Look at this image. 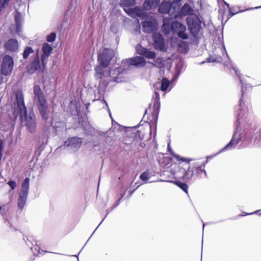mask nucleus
Instances as JSON below:
<instances>
[{
  "instance_id": "obj_1",
  "label": "nucleus",
  "mask_w": 261,
  "mask_h": 261,
  "mask_svg": "<svg viewBox=\"0 0 261 261\" xmlns=\"http://www.w3.org/2000/svg\"><path fill=\"white\" fill-rule=\"evenodd\" d=\"M168 149L170 151L171 154L177 160L185 162L184 164H179L176 167L174 171L171 169V172L172 173L174 178L182 179L188 182L195 180L199 172L204 171L205 173V171L202 166L196 168L191 167L189 163L191 160L182 158L174 153L169 147V145L168 146Z\"/></svg>"
},
{
  "instance_id": "obj_2",
  "label": "nucleus",
  "mask_w": 261,
  "mask_h": 261,
  "mask_svg": "<svg viewBox=\"0 0 261 261\" xmlns=\"http://www.w3.org/2000/svg\"><path fill=\"white\" fill-rule=\"evenodd\" d=\"M240 112L238 115L237 123L238 125L236 131L234 132L230 141L219 152H221L225 150H231L234 149L237 145L242 141L244 136L243 131L240 128V125L244 123V118L246 119L249 113V109L244 106L242 103V99L240 100Z\"/></svg>"
},
{
  "instance_id": "obj_3",
  "label": "nucleus",
  "mask_w": 261,
  "mask_h": 261,
  "mask_svg": "<svg viewBox=\"0 0 261 261\" xmlns=\"http://www.w3.org/2000/svg\"><path fill=\"white\" fill-rule=\"evenodd\" d=\"M95 77L99 80V84L106 85L110 81L111 72L109 68L97 65L95 67Z\"/></svg>"
},
{
  "instance_id": "obj_4",
  "label": "nucleus",
  "mask_w": 261,
  "mask_h": 261,
  "mask_svg": "<svg viewBox=\"0 0 261 261\" xmlns=\"http://www.w3.org/2000/svg\"><path fill=\"white\" fill-rule=\"evenodd\" d=\"M47 62L39 59L38 53L35 55L30 63L28 65L27 72L30 74L34 73L36 71H43L47 65Z\"/></svg>"
},
{
  "instance_id": "obj_5",
  "label": "nucleus",
  "mask_w": 261,
  "mask_h": 261,
  "mask_svg": "<svg viewBox=\"0 0 261 261\" xmlns=\"http://www.w3.org/2000/svg\"><path fill=\"white\" fill-rule=\"evenodd\" d=\"M179 10V5L177 2L171 3L169 2L163 1L159 6L158 11L160 13L167 14L174 17V13Z\"/></svg>"
},
{
  "instance_id": "obj_6",
  "label": "nucleus",
  "mask_w": 261,
  "mask_h": 261,
  "mask_svg": "<svg viewBox=\"0 0 261 261\" xmlns=\"http://www.w3.org/2000/svg\"><path fill=\"white\" fill-rule=\"evenodd\" d=\"M20 116L22 120H23V117H24L25 125L28 130L31 133L35 132L37 123L34 113L33 111H30L29 113H27L26 111L25 113H20Z\"/></svg>"
},
{
  "instance_id": "obj_7",
  "label": "nucleus",
  "mask_w": 261,
  "mask_h": 261,
  "mask_svg": "<svg viewBox=\"0 0 261 261\" xmlns=\"http://www.w3.org/2000/svg\"><path fill=\"white\" fill-rule=\"evenodd\" d=\"M113 57V50L105 48L100 52L97 58L98 65L108 67Z\"/></svg>"
},
{
  "instance_id": "obj_8",
  "label": "nucleus",
  "mask_w": 261,
  "mask_h": 261,
  "mask_svg": "<svg viewBox=\"0 0 261 261\" xmlns=\"http://www.w3.org/2000/svg\"><path fill=\"white\" fill-rule=\"evenodd\" d=\"M14 67V60L10 55H6L4 56L2 61L1 72L4 75L11 74Z\"/></svg>"
},
{
  "instance_id": "obj_9",
  "label": "nucleus",
  "mask_w": 261,
  "mask_h": 261,
  "mask_svg": "<svg viewBox=\"0 0 261 261\" xmlns=\"http://www.w3.org/2000/svg\"><path fill=\"white\" fill-rule=\"evenodd\" d=\"M186 27L185 25L177 21H173L171 23V31L173 34L183 40L188 38V35L186 32Z\"/></svg>"
},
{
  "instance_id": "obj_10",
  "label": "nucleus",
  "mask_w": 261,
  "mask_h": 261,
  "mask_svg": "<svg viewBox=\"0 0 261 261\" xmlns=\"http://www.w3.org/2000/svg\"><path fill=\"white\" fill-rule=\"evenodd\" d=\"M187 23L191 33L193 35H196L200 28L201 23L199 18L195 15L189 16L187 18Z\"/></svg>"
},
{
  "instance_id": "obj_11",
  "label": "nucleus",
  "mask_w": 261,
  "mask_h": 261,
  "mask_svg": "<svg viewBox=\"0 0 261 261\" xmlns=\"http://www.w3.org/2000/svg\"><path fill=\"white\" fill-rule=\"evenodd\" d=\"M122 141L126 145L130 144L134 146H140L141 148H144L146 144L142 141V139L140 137V132L137 131L134 137H127L126 139H122Z\"/></svg>"
},
{
  "instance_id": "obj_12",
  "label": "nucleus",
  "mask_w": 261,
  "mask_h": 261,
  "mask_svg": "<svg viewBox=\"0 0 261 261\" xmlns=\"http://www.w3.org/2000/svg\"><path fill=\"white\" fill-rule=\"evenodd\" d=\"M126 62H127V64H129V65H134L138 67H143L146 63L145 59L143 57L140 56H136L134 58L126 59V62H122L121 66L124 67V64H126Z\"/></svg>"
},
{
  "instance_id": "obj_13",
  "label": "nucleus",
  "mask_w": 261,
  "mask_h": 261,
  "mask_svg": "<svg viewBox=\"0 0 261 261\" xmlns=\"http://www.w3.org/2000/svg\"><path fill=\"white\" fill-rule=\"evenodd\" d=\"M125 12L132 17H144L146 16V12L141 7H136L134 8H124Z\"/></svg>"
},
{
  "instance_id": "obj_14",
  "label": "nucleus",
  "mask_w": 261,
  "mask_h": 261,
  "mask_svg": "<svg viewBox=\"0 0 261 261\" xmlns=\"http://www.w3.org/2000/svg\"><path fill=\"white\" fill-rule=\"evenodd\" d=\"M178 10L174 13V17L175 18H181L183 16L193 15L194 10L191 8L189 5L185 4L180 9V11L177 13Z\"/></svg>"
},
{
  "instance_id": "obj_15",
  "label": "nucleus",
  "mask_w": 261,
  "mask_h": 261,
  "mask_svg": "<svg viewBox=\"0 0 261 261\" xmlns=\"http://www.w3.org/2000/svg\"><path fill=\"white\" fill-rule=\"evenodd\" d=\"M37 105L42 119L47 120L49 117L50 109L46 100L44 102L38 103Z\"/></svg>"
},
{
  "instance_id": "obj_16",
  "label": "nucleus",
  "mask_w": 261,
  "mask_h": 261,
  "mask_svg": "<svg viewBox=\"0 0 261 261\" xmlns=\"http://www.w3.org/2000/svg\"><path fill=\"white\" fill-rule=\"evenodd\" d=\"M82 140L78 137H73L68 139L64 143V146L70 147L73 151L77 150L81 146Z\"/></svg>"
},
{
  "instance_id": "obj_17",
  "label": "nucleus",
  "mask_w": 261,
  "mask_h": 261,
  "mask_svg": "<svg viewBox=\"0 0 261 261\" xmlns=\"http://www.w3.org/2000/svg\"><path fill=\"white\" fill-rule=\"evenodd\" d=\"M136 50L138 54L143 56L149 59H154L156 56V54L154 51H150L139 44L136 46Z\"/></svg>"
},
{
  "instance_id": "obj_18",
  "label": "nucleus",
  "mask_w": 261,
  "mask_h": 261,
  "mask_svg": "<svg viewBox=\"0 0 261 261\" xmlns=\"http://www.w3.org/2000/svg\"><path fill=\"white\" fill-rule=\"evenodd\" d=\"M153 39L154 41L153 46L155 49L164 50L165 42L162 35L159 33H155L153 35Z\"/></svg>"
},
{
  "instance_id": "obj_19",
  "label": "nucleus",
  "mask_w": 261,
  "mask_h": 261,
  "mask_svg": "<svg viewBox=\"0 0 261 261\" xmlns=\"http://www.w3.org/2000/svg\"><path fill=\"white\" fill-rule=\"evenodd\" d=\"M128 129V127L122 126L115 122V137L121 140V137L127 136L129 134Z\"/></svg>"
},
{
  "instance_id": "obj_20",
  "label": "nucleus",
  "mask_w": 261,
  "mask_h": 261,
  "mask_svg": "<svg viewBox=\"0 0 261 261\" xmlns=\"http://www.w3.org/2000/svg\"><path fill=\"white\" fill-rule=\"evenodd\" d=\"M16 100L17 106L19 110L20 113H25L26 108L24 103V98L23 93L20 91H18L16 93Z\"/></svg>"
},
{
  "instance_id": "obj_21",
  "label": "nucleus",
  "mask_w": 261,
  "mask_h": 261,
  "mask_svg": "<svg viewBox=\"0 0 261 261\" xmlns=\"http://www.w3.org/2000/svg\"><path fill=\"white\" fill-rule=\"evenodd\" d=\"M5 50L11 51H17L19 48V45L17 40L15 39H10L8 40L4 44Z\"/></svg>"
},
{
  "instance_id": "obj_22",
  "label": "nucleus",
  "mask_w": 261,
  "mask_h": 261,
  "mask_svg": "<svg viewBox=\"0 0 261 261\" xmlns=\"http://www.w3.org/2000/svg\"><path fill=\"white\" fill-rule=\"evenodd\" d=\"M216 50L217 53L220 51L222 54V56L221 57L220 55H218L217 56H211L208 59V62H221L222 61V58H224L225 56L228 57V55L224 46L222 47L218 48Z\"/></svg>"
},
{
  "instance_id": "obj_23",
  "label": "nucleus",
  "mask_w": 261,
  "mask_h": 261,
  "mask_svg": "<svg viewBox=\"0 0 261 261\" xmlns=\"http://www.w3.org/2000/svg\"><path fill=\"white\" fill-rule=\"evenodd\" d=\"M41 49L42 53L40 56L41 58L48 62V58L53 51L52 47L48 43H45L42 44Z\"/></svg>"
},
{
  "instance_id": "obj_24",
  "label": "nucleus",
  "mask_w": 261,
  "mask_h": 261,
  "mask_svg": "<svg viewBox=\"0 0 261 261\" xmlns=\"http://www.w3.org/2000/svg\"><path fill=\"white\" fill-rule=\"evenodd\" d=\"M34 100L36 103L44 102L46 99L39 86L35 85L34 87Z\"/></svg>"
},
{
  "instance_id": "obj_25",
  "label": "nucleus",
  "mask_w": 261,
  "mask_h": 261,
  "mask_svg": "<svg viewBox=\"0 0 261 261\" xmlns=\"http://www.w3.org/2000/svg\"><path fill=\"white\" fill-rule=\"evenodd\" d=\"M142 25L143 31L147 33L152 32L155 28V22L154 20L143 21Z\"/></svg>"
},
{
  "instance_id": "obj_26",
  "label": "nucleus",
  "mask_w": 261,
  "mask_h": 261,
  "mask_svg": "<svg viewBox=\"0 0 261 261\" xmlns=\"http://www.w3.org/2000/svg\"><path fill=\"white\" fill-rule=\"evenodd\" d=\"M171 20L169 17L164 18L163 21L162 31L165 34H168L171 31Z\"/></svg>"
},
{
  "instance_id": "obj_27",
  "label": "nucleus",
  "mask_w": 261,
  "mask_h": 261,
  "mask_svg": "<svg viewBox=\"0 0 261 261\" xmlns=\"http://www.w3.org/2000/svg\"><path fill=\"white\" fill-rule=\"evenodd\" d=\"M152 103L153 106L154 112L158 113L160 107V94L157 91L154 92L152 97Z\"/></svg>"
},
{
  "instance_id": "obj_28",
  "label": "nucleus",
  "mask_w": 261,
  "mask_h": 261,
  "mask_svg": "<svg viewBox=\"0 0 261 261\" xmlns=\"http://www.w3.org/2000/svg\"><path fill=\"white\" fill-rule=\"evenodd\" d=\"M161 0H145L144 5L143 8L146 10H149L152 8H156Z\"/></svg>"
},
{
  "instance_id": "obj_29",
  "label": "nucleus",
  "mask_w": 261,
  "mask_h": 261,
  "mask_svg": "<svg viewBox=\"0 0 261 261\" xmlns=\"http://www.w3.org/2000/svg\"><path fill=\"white\" fill-rule=\"evenodd\" d=\"M28 195L20 193L18 201V207L20 210H22L25 204Z\"/></svg>"
},
{
  "instance_id": "obj_30",
  "label": "nucleus",
  "mask_w": 261,
  "mask_h": 261,
  "mask_svg": "<svg viewBox=\"0 0 261 261\" xmlns=\"http://www.w3.org/2000/svg\"><path fill=\"white\" fill-rule=\"evenodd\" d=\"M29 182L30 179L29 178H26L21 186V194H28V191L29 189Z\"/></svg>"
},
{
  "instance_id": "obj_31",
  "label": "nucleus",
  "mask_w": 261,
  "mask_h": 261,
  "mask_svg": "<svg viewBox=\"0 0 261 261\" xmlns=\"http://www.w3.org/2000/svg\"><path fill=\"white\" fill-rule=\"evenodd\" d=\"M151 177V173L148 170H146L140 174L139 178L141 180L146 183Z\"/></svg>"
},
{
  "instance_id": "obj_32",
  "label": "nucleus",
  "mask_w": 261,
  "mask_h": 261,
  "mask_svg": "<svg viewBox=\"0 0 261 261\" xmlns=\"http://www.w3.org/2000/svg\"><path fill=\"white\" fill-rule=\"evenodd\" d=\"M154 61L153 62H149V63H151L153 66L156 67L158 68H162L164 66V64L163 62V61L161 58H157L156 59H154Z\"/></svg>"
},
{
  "instance_id": "obj_33",
  "label": "nucleus",
  "mask_w": 261,
  "mask_h": 261,
  "mask_svg": "<svg viewBox=\"0 0 261 261\" xmlns=\"http://www.w3.org/2000/svg\"><path fill=\"white\" fill-rule=\"evenodd\" d=\"M170 85V81L166 78H164L161 83V89L163 91H165L167 90Z\"/></svg>"
},
{
  "instance_id": "obj_34",
  "label": "nucleus",
  "mask_w": 261,
  "mask_h": 261,
  "mask_svg": "<svg viewBox=\"0 0 261 261\" xmlns=\"http://www.w3.org/2000/svg\"><path fill=\"white\" fill-rule=\"evenodd\" d=\"M174 183L179 188H180L181 189H182L184 192H185L186 193H188V186L187 185L179 181H174Z\"/></svg>"
},
{
  "instance_id": "obj_35",
  "label": "nucleus",
  "mask_w": 261,
  "mask_h": 261,
  "mask_svg": "<svg viewBox=\"0 0 261 261\" xmlns=\"http://www.w3.org/2000/svg\"><path fill=\"white\" fill-rule=\"evenodd\" d=\"M34 52V50L31 47H27L23 53V58L24 59H27L29 55Z\"/></svg>"
},
{
  "instance_id": "obj_36",
  "label": "nucleus",
  "mask_w": 261,
  "mask_h": 261,
  "mask_svg": "<svg viewBox=\"0 0 261 261\" xmlns=\"http://www.w3.org/2000/svg\"><path fill=\"white\" fill-rule=\"evenodd\" d=\"M136 0H123L122 5H123L125 8H129L130 6H133L135 4Z\"/></svg>"
},
{
  "instance_id": "obj_37",
  "label": "nucleus",
  "mask_w": 261,
  "mask_h": 261,
  "mask_svg": "<svg viewBox=\"0 0 261 261\" xmlns=\"http://www.w3.org/2000/svg\"><path fill=\"white\" fill-rule=\"evenodd\" d=\"M9 1L10 0H0V12L8 5Z\"/></svg>"
},
{
  "instance_id": "obj_38",
  "label": "nucleus",
  "mask_w": 261,
  "mask_h": 261,
  "mask_svg": "<svg viewBox=\"0 0 261 261\" xmlns=\"http://www.w3.org/2000/svg\"><path fill=\"white\" fill-rule=\"evenodd\" d=\"M16 24L21 23V15L20 13L17 12L14 15Z\"/></svg>"
},
{
  "instance_id": "obj_39",
  "label": "nucleus",
  "mask_w": 261,
  "mask_h": 261,
  "mask_svg": "<svg viewBox=\"0 0 261 261\" xmlns=\"http://www.w3.org/2000/svg\"><path fill=\"white\" fill-rule=\"evenodd\" d=\"M56 39V34L54 33H50L46 36V40L49 42H53Z\"/></svg>"
},
{
  "instance_id": "obj_40",
  "label": "nucleus",
  "mask_w": 261,
  "mask_h": 261,
  "mask_svg": "<svg viewBox=\"0 0 261 261\" xmlns=\"http://www.w3.org/2000/svg\"><path fill=\"white\" fill-rule=\"evenodd\" d=\"M21 32V23L19 24H16V30L15 33L17 35H19Z\"/></svg>"
},
{
  "instance_id": "obj_41",
  "label": "nucleus",
  "mask_w": 261,
  "mask_h": 261,
  "mask_svg": "<svg viewBox=\"0 0 261 261\" xmlns=\"http://www.w3.org/2000/svg\"><path fill=\"white\" fill-rule=\"evenodd\" d=\"M239 77V79H240V82L241 83V85H242V95H243V94H244L245 93V86L244 85V81L242 79V77L241 76H240L239 75H238Z\"/></svg>"
},
{
  "instance_id": "obj_42",
  "label": "nucleus",
  "mask_w": 261,
  "mask_h": 261,
  "mask_svg": "<svg viewBox=\"0 0 261 261\" xmlns=\"http://www.w3.org/2000/svg\"><path fill=\"white\" fill-rule=\"evenodd\" d=\"M8 185L11 187V190H14L16 187V184L15 181L11 180L8 182Z\"/></svg>"
},
{
  "instance_id": "obj_43",
  "label": "nucleus",
  "mask_w": 261,
  "mask_h": 261,
  "mask_svg": "<svg viewBox=\"0 0 261 261\" xmlns=\"http://www.w3.org/2000/svg\"><path fill=\"white\" fill-rule=\"evenodd\" d=\"M225 5L227 6L228 9V11H229V12L231 13V16H233L235 14L238 13V12H237L236 13H233L231 11V8L229 7V5L228 3H226V2H225ZM243 11H239V12H243Z\"/></svg>"
},
{
  "instance_id": "obj_44",
  "label": "nucleus",
  "mask_w": 261,
  "mask_h": 261,
  "mask_svg": "<svg viewBox=\"0 0 261 261\" xmlns=\"http://www.w3.org/2000/svg\"><path fill=\"white\" fill-rule=\"evenodd\" d=\"M150 133L151 135L153 129L154 130V136L156 134V125H153V126H150Z\"/></svg>"
},
{
  "instance_id": "obj_45",
  "label": "nucleus",
  "mask_w": 261,
  "mask_h": 261,
  "mask_svg": "<svg viewBox=\"0 0 261 261\" xmlns=\"http://www.w3.org/2000/svg\"><path fill=\"white\" fill-rule=\"evenodd\" d=\"M50 125H51V126H53V127H58L59 126H57V125H54V124H53V122H50Z\"/></svg>"
},
{
  "instance_id": "obj_46",
  "label": "nucleus",
  "mask_w": 261,
  "mask_h": 261,
  "mask_svg": "<svg viewBox=\"0 0 261 261\" xmlns=\"http://www.w3.org/2000/svg\"><path fill=\"white\" fill-rule=\"evenodd\" d=\"M110 117H111V118L112 121V123H113V121H114V120H113V118H112V115H111V113L110 114Z\"/></svg>"
},
{
  "instance_id": "obj_47",
  "label": "nucleus",
  "mask_w": 261,
  "mask_h": 261,
  "mask_svg": "<svg viewBox=\"0 0 261 261\" xmlns=\"http://www.w3.org/2000/svg\"><path fill=\"white\" fill-rule=\"evenodd\" d=\"M121 69L120 68L117 69V72H118V73H119V72H120V70H121Z\"/></svg>"
},
{
  "instance_id": "obj_48",
  "label": "nucleus",
  "mask_w": 261,
  "mask_h": 261,
  "mask_svg": "<svg viewBox=\"0 0 261 261\" xmlns=\"http://www.w3.org/2000/svg\"><path fill=\"white\" fill-rule=\"evenodd\" d=\"M115 82H121L120 81H118V78H116V77H115Z\"/></svg>"
},
{
  "instance_id": "obj_49",
  "label": "nucleus",
  "mask_w": 261,
  "mask_h": 261,
  "mask_svg": "<svg viewBox=\"0 0 261 261\" xmlns=\"http://www.w3.org/2000/svg\"><path fill=\"white\" fill-rule=\"evenodd\" d=\"M258 212V211H255V212L252 213V214L256 213H257ZM248 214H246V215H248ZM249 214H252V213H250Z\"/></svg>"
},
{
  "instance_id": "obj_50",
  "label": "nucleus",
  "mask_w": 261,
  "mask_h": 261,
  "mask_svg": "<svg viewBox=\"0 0 261 261\" xmlns=\"http://www.w3.org/2000/svg\"><path fill=\"white\" fill-rule=\"evenodd\" d=\"M259 8H261V6H259V7H256L254 8V9H258Z\"/></svg>"
},
{
  "instance_id": "obj_51",
  "label": "nucleus",
  "mask_w": 261,
  "mask_h": 261,
  "mask_svg": "<svg viewBox=\"0 0 261 261\" xmlns=\"http://www.w3.org/2000/svg\"><path fill=\"white\" fill-rule=\"evenodd\" d=\"M110 2V3H112L113 2V0H109Z\"/></svg>"
},
{
  "instance_id": "obj_52",
  "label": "nucleus",
  "mask_w": 261,
  "mask_h": 261,
  "mask_svg": "<svg viewBox=\"0 0 261 261\" xmlns=\"http://www.w3.org/2000/svg\"><path fill=\"white\" fill-rule=\"evenodd\" d=\"M125 193H123V195L121 194V197H122L124 195Z\"/></svg>"
},
{
  "instance_id": "obj_53",
  "label": "nucleus",
  "mask_w": 261,
  "mask_h": 261,
  "mask_svg": "<svg viewBox=\"0 0 261 261\" xmlns=\"http://www.w3.org/2000/svg\"><path fill=\"white\" fill-rule=\"evenodd\" d=\"M204 224H203V229L204 228Z\"/></svg>"
},
{
  "instance_id": "obj_54",
  "label": "nucleus",
  "mask_w": 261,
  "mask_h": 261,
  "mask_svg": "<svg viewBox=\"0 0 261 261\" xmlns=\"http://www.w3.org/2000/svg\"><path fill=\"white\" fill-rule=\"evenodd\" d=\"M2 210V207L0 206V211Z\"/></svg>"
},
{
  "instance_id": "obj_55",
  "label": "nucleus",
  "mask_w": 261,
  "mask_h": 261,
  "mask_svg": "<svg viewBox=\"0 0 261 261\" xmlns=\"http://www.w3.org/2000/svg\"><path fill=\"white\" fill-rule=\"evenodd\" d=\"M252 8H250V10H252ZM248 10H250V9H248Z\"/></svg>"
},
{
  "instance_id": "obj_56",
  "label": "nucleus",
  "mask_w": 261,
  "mask_h": 261,
  "mask_svg": "<svg viewBox=\"0 0 261 261\" xmlns=\"http://www.w3.org/2000/svg\"><path fill=\"white\" fill-rule=\"evenodd\" d=\"M0 78H1V76L0 75Z\"/></svg>"
}]
</instances>
